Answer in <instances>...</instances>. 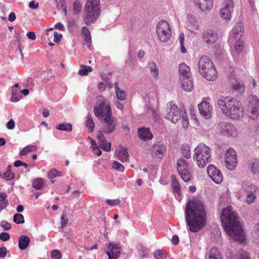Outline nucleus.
<instances>
[{
  "mask_svg": "<svg viewBox=\"0 0 259 259\" xmlns=\"http://www.w3.org/2000/svg\"><path fill=\"white\" fill-rule=\"evenodd\" d=\"M185 214L187 225L192 232H197L206 224V212L202 201L199 200L188 201Z\"/></svg>",
  "mask_w": 259,
  "mask_h": 259,
  "instance_id": "nucleus-1",
  "label": "nucleus"
},
{
  "mask_svg": "<svg viewBox=\"0 0 259 259\" xmlns=\"http://www.w3.org/2000/svg\"><path fill=\"white\" fill-rule=\"evenodd\" d=\"M221 220L226 232L234 240L242 242L245 240L244 232L237 213L231 206L223 210Z\"/></svg>",
  "mask_w": 259,
  "mask_h": 259,
  "instance_id": "nucleus-2",
  "label": "nucleus"
},
{
  "mask_svg": "<svg viewBox=\"0 0 259 259\" xmlns=\"http://www.w3.org/2000/svg\"><path fill=\"white\" fill-rule=\"evenodd\" d=\"M218 105L224 114L233 119H238L243 116L241 104L236 99L230 97H222L218 101Z\"/></svg>",
  "mask_w": 259,
  "mask_h": 259,
  "instance_id": "nucleus-3",
  "label": "nucleus"
},
{
  "mask_svg": "<svg viewBox=\"0 0 259 259\" xmlns=\"http://www.w3.org/2000/svg\"><path fill=\"white\" fill-rule=\"evenodd\" d=\"M198 71L208 80H214L217 78V71L210 59L205 55L201 56L198 62Z\"/></svg>",
  "mask_w": 259,
  "mask_h": 259,
  "instance_id": "nucleus-4",
  "label": "nucleus"
},
{
  "mask_svg": "<svg viewBox=\"0 0 259 259\" xmlns=\"http://www.w3.org/2000/svg\"><path fill=\"white\" fill-rule=\"evenodd\" d=\"M197 165L203 168L210 161V149L203 143L199 144L194 150L193 155Z\"/></svg>",
  "mask_w": 259,
  "mask_h": 259,
  "instance_id": "nucleus-5",
  "label": "nucleus"
},
{
  "mask_svg": "<svg viewBox=\"0 0 259 259\" xmlns=\"http://www.w3.org/2000/svg\"><path fill=\"white\" fill-rule=\"evenodd\" d=\"M99 1L98 0H88L85 4L83 13V20L87 25L94 23L100 14Z\"/></svg>",
  "mask_w": 259,
  "mask_h": 259,
  "instance_id": "nucleus-6",
  "label": "nucleus"
},
{
  "mask_svg": "<svg viewBox=\"0 0 259 259\" xmlns=\"http://www.w3.org/2000/svg\"><path fill=\"white\" fill-rule=\"evenodd\" d=\"M182 110L185 109L183 108H179L173 101H170L166 104V113L165 115V118L175 123L181 119Z\"/></svg>",
  "mask_w": 259,
  "mask_h": 259,
  "instance_id": "nucleus-7",
  "label": "nucleus"
},
{
  "mask_svg": "<svg viewBox=\"0 0 259 259\" xmlns=\"http://www.w3.org/2000/svg\"><path fill=\"white\" fill-rule=\"evenodd\" d=\"M156 33L160 41H167L171 36V30L169 23L163 20L160 21L156 26Z\"/></svg>",
  "mask_w": 259,
  "mask_h": 259,
  "instance_id": "nucleus-8",
  "label": "nucleus"
},
{
  "mask_svg": "<svg viewBox=\"0 0 259 259\" xmlns=\"http://www.w3.org/2000/svg\"><path fill=\"white\" fill-rule=\"evenodd\" d=\"M98 100H100L101 102H99L98 106L94 108V113L95 115L99 119H103L112 116L111 110L109 106V103L105 100L102 99V97H98Z\"/></svg>",
  "mask_w": 259,
  "mask_h": 259,
  "instance_id": "nucleus-9",
  "label": "nucleus"
},
{
  "mask_svg": "<svg viewBox=\"0 0 259 259\" xmlns=\"http://www.w3.org/2000/svg\"><path fill=\"white\" fill-rule=\"evenodd\" d=\"M177 170L182 179L185 182L191 179V173L189 169V164L184 159L181 158L177 162Z\"/></svg>",
  "mask_w": 259,
  "mask_h": 259,
  "instance_id": "nucleus-10",
  "label": "nucleus"
},
{
  "mask_svg": "<svg viewBox=\"0 0 259 259\" xmlns=\"http://www.w3.org/2000/svg\"><path fill=\"white\" fill-rule=\"evenodd\" d=\"M104 251L108 255L109 259H116L121 253L120 247L116 243H106Z\"/></svg>",
  "mask_w": 259,
  "mask_h": 259,
  "instance_id": "nucleus-11",
  "label": "nucleus"
},
{
  "mask_svg": "<svg viewBox=\"0 0 259 259\" xmlns=\"http://www.w3.org/2000/svg\"><path fill=\"white\" fill-rule=\"evenodd\" d=\"M225 162L227 168L229 170H233L236 166L237 159L236 153L232 148L228 149L225 154Z\"/></svg>",
  "mask_w": 259,
  "mask_h": 259,
  "instance_id": "nucleus-12",
  "label": "nucleus"
},
{
  "mask_svg": "<svg viewBox=\"0 0 259 259\" xmlns=\"http://www.w3.org/2000/svg\"><path fill=\"white\" fill-rule=\"evenodd\" d=\"M151 151L153 158L161 159L166 151V146L161 142H158L152 146Z\"/></svg>",
  "mask_w": 259,
  "mask_h": 259,
  "instance_id": "nucleus-13",
  "label": "nucleus"
},
{
  "mask_svg": "<svg viewBox=\"0 0 259 259\" xmlns=\"http://www.w3.org/2000/svg\"><path fill=\"white\" fill-rule=\"evenodd\" d=\"M243 26L242 23L241 22H237L235 24L230 33L228 41H230L232 43L235 39L240 40L241 39L243 33Z\"/></svg>",
  "mask_w": 259,
  "mask_h": 259,
  "instance_id": "nucleus-14",
  "label": "nucleus"
},
{
  "mask_svg": "<svg viewBox=\"0 0 259 259\" xmlns=\"http://www.w3.org/2000/svg\"><path fill=\"white\" fill-rule=\"evenodd\" d=\"M207 174L215 183L220 184L222 182L223 177L222 172L213 165L208 166Z\"/></svg>",
  "mask_w": 259,
  "mask_h": 259,
  "instance_id": "nucleus-15",
  "label": "nucleus"
},
{
  "mask_svg": "<svg viewBox=\"0 0 259 259\" xmlns=\"http://www.w3.org/2000/svg\"><path fill=\"white\" fill-rule=\"evenodd\" d=\"M198 108L201 116L205 119H209L211 117L212 108L209 102L203 101L198 105Z\"/></svg>",
  "mask_w": 259,
  "mask_h": 259,
  "instance_id": "nucleus-16",
  "label": "nucleus"
},
{
  "mask_svg": "<svg viewBox=\"0 0 259 259\" xmlns=\"http://www.w3.org/2000/svg\"><path fill=\"white\" fill-rule=\"evenodd\" d=\"M220 131L222 134L225 136L234 137L237 135L236 128L230 123H222L220 124Z\"/></svg>",
  "mask_w": 259,
  "mask_h": 259,
  "instance_id": "nucleus-17",
  "label": "nucleus"
},
{
  "mask_svg": "<svg viewBox=\"0 0 259 259\" xmlns=\"http://www.w3.org/2000/svg\"><path fill=\"white\" fill-rule=\"evenodd\" d=\"M102 132L106 134H110L113 132L115 127V122L112 116L102 119Z\"/></svg>",
  "mask_w": 259,
  "mask_h": 259,
  "instance_id": "nucleus-18",
  "label": "nucleus"
},
{
  "mask_svg": "<svg viewBox=\"0 0 259 259\" xmlns=\"http://www.w3.org/2000/svg\"><path fill=\"white\" fill-rule=\"evenodd\" d=\"M232 43L228 41L230 48L232 49V54L236 56L240 54L244 48V43L242 39L240 40L235 39Z\"/></svg>",
  "mask_w": 259,
  "mask_h": 259,
  "instance_id": "nucleus-19",
  "label": "nucleus"
},
{
  "mask_svg": "<svg viewBox=\"0 0 259 259\" xmlns=\"http://www.w3.org/2000/svg\"><path fill=\"white\" fill-rule=\"evenodd\" d=\"M202 39L207 45H212L218 39L217 34L211 29L205 30L203 32Z\"/></svg>",
  "mask_w": 259,
  "mask_h": 259,
  "instance_id": "nucleus-20",
  "label": "nucleus"
},
{
  "mask_svg": "<svg viewBox=\"0 0 259 259\" xmlns=\"http://www.w3.org/2000/svg\"><path fill=\"white\" fill-rule=\"evenodd\" d=\"M188 29L193 32H196L199 30V23L196 18L191 15L187 16L186 21Z\"/></svg>",
  "mask_w": 259,
  "mask_h": 259,
  "instance_id": "nucleus-21",
  "label": "nucleus"
},
{
  "mask_svg": "<svg viewBox=\"0 0 259 259\" xmlns=\"http://www.w3.org/2000/svg\"><path fill=\"white\" fill-rule=\"evenodd\" d=\"M246 193V201L248 204L252 203L255 199L254 193L257 190V187L253 185L246 187L245 189Z\"/></svg>",
  "mask_w": 259,
  "mask_h": 259,
  "instance_id": "nucleus-22",
  "label": "nucleus"
},
{
  "mask_svg": "<svg viewBox=\"0 0 259 259\" xmlns=\"http://www.w3.org/2000/svg\"><path fill=\"white\" fill-rule=\"evenodd\" d=\"M194 2L202 12L210 10L212 7V0H194Z\"/></svg>",
  "mask_w": 259,
  "mask_h": 259,
  "instance_id": "nucleus-23",
  "label": "nucleus"
},
{
  "mask_svg": "<svg viewBox=\"0 0 259 259\" xmlns=\"http://www.w3.org/2000/svg\"><path fill=\"white\" fill-rule=\"evenodd\" d=\"M139 137L143 141H148L152 139L153 135L149 128H140L138 131Z\"/></svg>",
  "mask_w": 259,
  "mask_h": 259,
  "instance_id": "nucleus-24",
  "label": "nucleus"
},
{
  "mask_svg": "<svg viewBox=\"0 0 259 259\" xmlns=\"http://www.w3.org/2000/svg\"><path fill=\"white\" fill-rule=\"evenodd\" d=\"M116 155L118 159L122 162H127L129 160L127 149L123 147L119 148V150L116 152Z\"/></svg>",
  "mask_w": 259,
  "mask_h": 259,
  "instance_id": "nucleus-25",
  "label": "nucleus"
},
{
  "mask_svg": "<svg viewBox=\"0 0 259 259\" xmlns=\"http://www.w3.org/2000/svg\"><path fill=\"white\" fill-rule=\"evenodd\" d=\"M179 73L183 78L191 77V72L190 67L185 63H182L179 67Z\"/></svg>",
  "mask_w": 259,
  "mask_h": 259,
  "instance_id": "nucleus-26",
  "label": "nucleus"
},
{
  "mask_svg": "<svg viewBox=\"0 0 259 259\" xmlns=\"http://www.w3.org/2000/svg\"><path fill=\"white\" fill-rule=\"evenodd\" d=\"M182 87L187 92H190L193 88V83L191 77L182 78L181 81Z\"/></svg>",
  "mask_w": 259,
  "mask_h": 259,
  "instance_id": "nucleus-27",
  "label": "nucleus"
},
{
  "mask_svg": "<svg viewBox=\"0 0 259 259\" xmlns=\"http://www.w3.org/2000/svg\"><path fill=\"white\" fill-rule=\"evenodd\" d=\"M232 88L239 93L244 91L245 87L243 83L238 81L236 78L230 77Z\"/></svg>",
  "mask_w": 259,
  "mask_h": 259,
  "instance_id": "nucleus-28",
  "label": "nucleus"
},
{
  "mask_svg": "<svg viewBox=\"0 0 259 259\" xmlns=\"http://www.w3.org/2000/svg\"><path fill=\"white\" fill-rule=\"evenodd\" d=\"M30 241V238L26 235L20 236L18 241V246L21 250H24L27 248Z\"/></svg>",
  "mask_w": 259,
  "mask_h": 259,
  "instance_id": "nucleus-29",
  "label": "nucleus"
},
{
  "mask_svg": "<svg viewBox=\"0 0 259 259\" xmlns=\"http://www.w3.org/2000/svg\"><path fill=\"white\" fill-rule=\"evenodd\" d=\"M81 35L84 37V40L88 48L91 47V36L89 28L86 26H83L81 29Z\"/></svg>",
  "mask_w": 259,
  "mask_h": 259,
  "instance_id": "nucleus-30",
  "label": "nucleus"
},
{
  "mask_svg": "<svg viewBox=\"0 0 259 259\" xmlns=\"http://www.w3.org/2000/svg\"><path fill=\"white\" fill-rule=\"evenodd\" d=\"M250 105V112L253 115H257L259 114V100L256 97L253 98Z\"/></svg>",
  "mask_w": 259,
  "mask_h": 259,
  "instance_id": "nucleus-31",
  "label": "nucleus"
},
{
  "mask_svg": "<svg viewBox=\"0 0 259 259\" xmlns=\"http://www.w3.org/2000/svg\"><path fill=\"white\" fill-rule=\"evenodd\" d=\"M171 185L173 191L179 196L180 195L181 186L177 179L176 176L172 175L171 176Z\"/></svg>",
  "mask_w": 259,
  "mask_h": 259,
  "instance_id": "nucleus-32",
  "label": "nucleus"
},
{
  "mask_svg": "<svg viewBox=\"0 0 259 259\" xmlns=\"http://www.w3.org/2000/svg\"><path fill=\"white\" fill-rule=\"evenodd\" d=\"M148 68L151 75L155 79L159 76V70L156 63L154 62H150L148 63Z\"/></svg>",
  "mask_w": 259,
  "mask_h": 259,
  "instance_id": "nucleus-33",
  "label": "nucleus"
},
{
  "mask_svg": "<svg viewBox=\"0 0 259 259\" xmlns=\"http://www.w3.org/2000/svg\"><path fill=\"white\" fill-rule=\"evenodd\" d=\"M20 89H14V87H11V92H12V97L11 98V101L12 102H18L22 98V95L21 94Z\"/></svg>",
  "mask_w": 259,
  "mask_h": 259,
  "instance_id": "nucleus-34",
  "label": "nucleus"
},
{
  "mask_svg": "<svg viewBox=\"0 0 259 259\" xmlns=\"http://www.w3.org/2000/svg\"><path fill=\"white\" fill-rule=\"evenodd\" d=\"M114 85L116 95L117 99L120 101L124 100L126 98V93L125 91H122L118 87L117 82H116Z\"/></svg>",
  "mask_w": 259,
  "mask_h": 259,
  "instance_id": "nucleus-35",
  "label": "nucleus"
},
{
  "mask_svg": "<svg viewBox=\"0 0 259 259\" xmlns=\"http://www.w3.org/2000/svg\"><path fill=\"white\" fill-rule=\"evenodd\" d=\"M209 259H222L219 250L215 247L211 248L209 254Z\"/></svg>",
  "mask_w": 259,
  "mask_h": 259,
  "instance_id": "nucleus-36",
  "label": "nucleus"
},
{
  "mask_svg": "<svg viewBox=\"0 0 259 259\" xmlns=\"http://www.w3.org/2000/svg\"><path fill=\"white\" fill-rule=\"evenodd\" d=\"M85 126L89 128L90 132H92L94 130L95 125L93 120L90 114H88L85 121Z\"/></svg>",
  "mask_w": 259,
  "mask_h": 259,
  "instance_id": "nucleus-37",
  "label": "nucleus"
},
{
  "mask_svg": "<svg viewBox=\"0 0 259 259\" xmlns=\"http://www.w3.org/2000/svg\"><path fill=\"white\" fill-rule=\"evenodd\" d=\"M56 128L59 130L70 132L72 131V126L70 123H60L56 126Z\"/></svg>",
  "mask_w": 259,
  "mask_h": 259,
  "instance_id": "nucleus-38",
  "label": "nucleus"
},
{
  "mask_svg": "<svg viewBox=\"0 0 259 259\" xmlns=\"http://www.w3.org/2000/svg\"><path fill=\"white\" fill-rule=\"evenodd\" d=\"M182 154L183 156L185 157V158L189 159L191 157L190 153V146L187 145H183L182 146Z\"/></svg>",
  "mask_w": 259,
  "mask_h": 259,
  "instance_id": "nucleus-39",
  "label": "nucleus"
},
{
  "mask_svg": "<svg viewBox=\"0 0 259 259\" xmlns=\"http://www.w3.org/2000/svg\"><path fill=\"white\" fill-rule=\"evenodd\" d=\"M36 147L32 145H30L27 146L25 147L20 152V155L21 156H24L26 155L30 152H32L35 151Z\"/></svg>",
  "mask_w": 259,
  "mask_h": 259,
  "instance_id": "nucleus-40",
  "label": "nucleus"
},
{
  "mask_svg": "<svg viewBox=\"0 0 259 259\" xmlns=\"http://www.w3.org/2000/svg\"><path fill=\"white\" fill-rule=\"evenodd\" d=\"M232 12L230 10L226 9V8H222L220 12V16L225 20H230L231 18Z\"/></svg>",
  "mask_w": 259,
  "mask_h": 259,
  "instance_id": "nucleus-41",
  "label": "nucleus"
},
{
  "mask_svg": "<svg viewBox=\"0 0 259 259\" xmlns=\"http://www.w3.org/2000/svg\"><path fill=\"white\" fill-rule=\"evenodd\" d=\"M92 71V68L90 66L81 65L78 71V74L81 75H85Z\"/></svg>",
  "mask_w": 259,
  "mask_h": 259,
  "instance_id": "nucleus-42",
  "label": "nucleus"
},
{
  "mask_svg": "<svg viewBox=\"0 0 259 259\" xmlns=\"http://www.w3.org/2000/svg\"><path fill=\"white\" fill-rule=\"evenodd\" d=\"M155 259H165L166 257V253L162 250H157L154 252Z\"/></svg>",
  "mask_w": 259,
  "mask_h": 259,
  "instance_id": "nucleus-43",
  "label": "nucleus"
},
{
  "mask_svg": "<svg viewBox=\"0 0 259 259\" xmlns=\"http://www.w3.org/2000/svg\"><path fill=\"white\" fill-rule=\"evenodd\" d=\"M182 124L184 128H186L189 125L188 118L185 110H182Z\"/></svg>",
  "mask_w": 259,
  "mask_h": 259,
  "instance_id": "nucleus-44",
  "label": "nucleus"
},
{
  "mask_svg": "<svg viewBox=\"0 0 259 259\" xmlns=\"http://www.w3.org/2000/svg\"><path fill=\"white\" fill-rule=\"evenodd\" d=\"M224 5L223 8H226V9L230 10L231 12L233 11L234 5L232 0H225Z\"/></svg>",
  "mask_w": 259,
  "mask_h": 259,
  "instance_id": "nucleus-45",
  "label": "nucleus"
},
{
  "mask_svg": "<svg viewBox=\"0 0 259 259\" xmlns=\"http://www.w3.org/2000/svg\"><path fill=\"white\" fill-rule=\"evenodd\" d=\"M33 187L37 190L40 189L43 185V180L41 178H37L35 179L32 184Z\"/></svg>",
  "mask_w": 259,
  "mask_h": 259,
  "instance_id": "nucleus-46",
  "label": "nucleus"
},
{
  "mask_svg": "<svg viewBox=\"0 0 259 259\" xmlns=\"http://www.w3.org/2000/svg\"><path fill=\"white\" fill-rule=\"evenodd\" d=\"M184 34L183 33H181L179 34V42L180 44V47H181V52L182 53H186L187 52V50L186 48L184 47Z\"/></svg>",
  "mask_w": 259,
  "mask_h": 259,
  "instance_id": "nucleus-47",
  "label": "nucleus"
},
{
  "mask_svg": "<svg viewBox=\"0 0 259 259\" xmlns=\"http://www.w3.org/2000/svg\"><path fill=\"white\" fill-rule=\"evenodd\" d=\"M13 221L17 224H23L24 223V217L21 214L17 213L14 215Z\"/></svg>",
  "mask_w": 259,
  "mask_h": 259,
  "instance_id": "nucleus-48",
  "label": "nucleus"
},
{
  "mask_svg": "<svg viewBox=\"0 0 259 259\" xmlns=\"http://www.w3.org/2000/svg\"><path fill=\"white\" fill-rule=\"evenodd\" d=\"M112 168L114 170L119 172H123L124 169V167L123 165L116 161H115L113 163Z\"/></svg>",
  "mask_w": 259,
  "mask_h": 259,
  "instance_id": "nucleus-49",
  "label": "nucleus"
},
{
  "mask_svg": "<svg viewBox=\"0 0 259 259\" xmlns=\"http://www.w3.org/2000/svg\"><path fill=\"white\" fill-rule=\"evenodd\" d=\"M61 176V172L60 171L57 170L55 169L50 170L48 173V178L50 179H52L56 177H59Z\"/></svg>",
  "mask_w": 259,
  "mask_h": 259,
  "instance_id": "nucleus-50",
  "label": "nucleus"
},
{
  "mask_svg": "<svg viewBox=\"0 0 259 259\" xmlns=\"http://www.w3.org/2000/svg\"><path fill=\"white\" fill-rule=\"evenodd\" d=\"M15 174L12 172L6 171L2 176V178L7 181L12 180L14 179Z\"/></svg>",
  "mask_w": 259,
  "mask_h": 259,
  "instance_id": "nucleus-51",
  "label": "nucleus"
},
{
  "mask_svg": "<svg viewBox=\"0 0 259 259\" xmlns=\"http://www.w3.org/2000/svg\"><path fill=\"white\" fill-rule=\"evenodd\" d=\"M251 171L254 174H259V162L255 161L252 163L251 167Z\"/></svg>",
  "mask_w": 259,
  "mask_h": 259,
  "instance_id": "nucleus-52",
  "label": "nucleus"
},
{
  "mask_svg": "<svg viewBox=\"0 0 259 259\" xmlns=\"http://www.w3.org/2000/svg\"><path fill=\"white\" fill-rule=\"evenodd\" d=\"M97 139L98 140L99 145H101L104 142H105L107 140L104 137L102 131H99L98 132Z\"/></svg>",
  "mask_w": 259,
  "mask_h": 259,
  "instance_id": "nucleus-53",
  "label": "nucleus"
},
{
  "mask_svg": "<svg viewBox=\"0 0 259 259\" xmlns=\"http://www.w3.org/2000/svg\"><path fill=\"white\" fill-rule=\"evenodd\" d=\"M74 13L78 14L81 11V5L78 1H75L73 4Z\"/></svg>",
  "mask_w": 259,
  "mask_h": 259,
  "instance_id": "nucleus-54",
  "label": "nucleus"
},
{
  "mask_svg": "<svg viewBox=\"0 0 259 259\" xmlns=\"http://www.w3.org/2000/svg\"><path fill=\"white\" fill-rule=\"evenodd\" d=\"M111 143L107 142V141L99 145V146L104 151H110L111 150Z\"/></svg>",
  "mask_w": 259,
  "mask_h": 259,
  "instance_id": "nucleus-55",
  "label": "nucleus"
},
{
  "mask_svg": "<svg viewBox=\"0 0 259 259\" xmlns=\"http://www.w3.org/2000/svg\"><path fill=\"white\" fill-rule=\"evenodd\" d=\"M51 257L53 259H60L61 254L59 250L55 249L51 252Z\"/></svg>",
  "mask_w": 259,
  "mask_h": 259,
  "instance_id": "nucleus-56",
  "label": "nucleus"
},
{
  "mask_svg": "<svg viewBox=\"0 0 259 259\" xmlns=\"http://www.w3.org/2000/svg\"><path fill=\"white\" fill-rule=\"evenodd\" d=\"M106 202L108 204H109L111 206H113L115 205H118L120 201L119 199H114V200H111V199H107Z\"/></svg>",
  "mask_w": 259,
  "mask_h": 259,
  "instance_id": "nucleus-57",
  "label": "nucleus"
},
{
  "mask_svg": "<svg viewBox=\"0 0 259 259\" xmlns=\"http://www.w3.org/2000/svg\"><path fill=\"white\" fill-rule=\"evenodd\" d=\"M10 238V235L8 233L2 232L0 233V239L3 241H7Z\"/></svg>",
  "mask_w": 259,
  "mask_h": 259,
  "instance_id": "nucleus-58",
  "label": "nucleus"
},
{
  "mask_svg": "<svg viewBox=\"0 0 259 259\" xmlns=\"http://www.w3.org/2000/svg\"><path fill=\"white\" fill-rule=\"evenodd\" d=\"M1 226L5 230H9L11 228V224L6 221H1Z\"/></svg>",
  "mask_w": 259,
  "mask_h": 259,
  "instance_id": "nucleus-59",
  "label": "nucleus"
},
{
  "mask_svg": "<svg viewBox=\"0 0 259 259\" xmlns=\"http://www.w3.org/2000/svg\"><path fill=\"white\" fill-rule=\"evenodd\" d=\"M75 21L73 18H70L67 21V27L69 29L72 28L75 26Z\"/></svg>",
  "mask_w": 259,
  "mask_h": 259,
  "instance_id": "nucleus-60",
  "label": "nucleus"
},
{
  "mask_svg": "<svg viewBox=\"0 0 259 259\" xmlns=\"http://www.w3.org/2000/svg\"><path fill=\"white\" fill-rule=\"evenodd\" d=\"M8 251L6 247H0V258H4L6 257Z\"/></svg>",
  "mask_w": 259,
  "mask_h": 259,
  "instance_id": "nucleus-61",
  "label": "nucleus"
},
{
  "mask_svg": "<svg viewBox=\"0 0 259 259\" xmlns=\"http://www.w3.org/2000/svg\"><path fill=\"white\" fill-rule=\"evenodd\" d=\"M54 40L56 42H59L62 37V35L61 33H58L57 32L55 31L54 33Z\"/></svg>",
  "mask_w": 259,
  "mask_h": 259,
  "instance_id": "nucleus-62",
  "label": "nucleus"
},
{
  "mask_svg": "<svg viewBox=\"0 0 259 259\" xmlns=\"http://www.w3.org/2000/svg\"><path fill=\"white\" fill-rule=\"evenodd\" d=\"M7 127L9 130L14 129L15 127V122L11 119L7 123Z\"/></svg>",
  "mask_w": 259,
  "mask_h": 259,
  "instance_id": "nucleus-63",
  "label": "nucleus"
},
{
  "mask_svg": "<svg viewBox=\"0 0 259 259\" xmlns=\"http://www.w3.org/2000/svg\"><path fill=\"white\" fill-rule=\"evenodd\" d=\"M68 222V219L65 218L64 214H63L61 217V225L62 228H64Z\"/></svg>",
  "mask_w": 259,
  "mask_h": 259,
  "instance_id": "nucleus-64",
  "label": "nucleus"
}]
</instances>
